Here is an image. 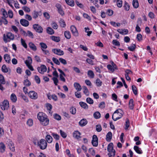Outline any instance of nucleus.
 I'll return each instance as SVG.
<instances>
[{
    "instance_id": "13d9d810",
    "label": "nucleus",
    "mask_w": 157,
    "mask_h": 157,
    "mask_svg": "<svg viewBox=\"0 0 157 157\" xmlns=\"http://www.w3.org/2000/svg\"><path fill=\"white\" fill-rule=\"evenodd\" d=\"M86 102L89 104H92L94 103L93 100L90 98H87L86 99Z\"/></svg>"
},
{
    "instance_id": "f257e3e1",
    "label": "nucleus",
    "mask_w": 157,
    "mask_h": 157,
    "mask_svg": "<svg viewBox=\"0 0 157 157\" xmlns=\"http://www.w3.org/2000/svg\"><path fill=\"white\" fill-rule=\"evenodd\" d=\"M124 112L122 110L119 109L114 112L112 117V119L114 121H116L121 118Z\"/></svg>"
},
{
    "instance_id": "1a4fd4ad",
    "label": "nucleus",
    "mask_w": 157,
    "mask_h": 157,
    "mask_svg": "<svg viewBox=\"0 0 157 157\" xmlns=\"http://www.w3.org/2000/svg\"><path fill=\"white\" fill-rule=\"evenodd\" d=\"M37 69L38 72L41 74H43L47 71L46 67L44 65H41L40 67H38Z\"/></svg>"
},
{
    "instance_id": "4be33fe9",
    "label": "nucleus",
    "mask_w": 157,
    "mask_h": 157,
    "mask_svg": "<svg viewBox=\"0 0 157 157\" xmlns=\"http://www.w3.org/2000/svg\"><path fill=\"white\" fill-rule=\"evenodd\" d=\"M30 48L33 51H36L37 50L36 46L32 42H30L29 44Z\"/></svg>"
},
{
    "instance_id": "5fc2aeb1",
    "label": "nucleus",
    "mask_w": 157,
    "mask_h": 157,
    "mask_svg": "<svg viewBox=\"0 0 157 157\" xmlns=\"http://www.w3.org/2000/svg\"><path fill=\"white\" fill-rule=\"evenodd\" d=\"M21 43L22 45L25 48H27V46L26 43L25 41L22 39H21Z\"/></svg>"
},
{
    "instance_id": "69168bd1",
    "label": "nucleus",
    "mask_w": 157,
    "mask_h": 157,
    "mask_svg": "<svg viewBox=\"0 0 157 157\" xmlns=\"http://www.w3.org/2000/svg\"><path fill=\"white\" fill-rule=\"evenodd\" d=\"M22 9L25 11L27 13H29L30 11V9L26 6H23Z\"/></svg>"
},
{
    "instance_id": "a18cd8bd",
    "label": "nucleus",
    "mask_w": 157,
    "mask_h": 157,
    "mask_svg": "<svg viewBox=\"0 0 157 157\" xmlns=\"http://www.w3.org/2000/svg\"><path fill=\"white\" fill-rule=\"evenodd\" d=\"M102 82L99 78H97L96 81V84L98 86H101L102 85Z\"/></svg>"
},
{
    "instance_id": "72a5a7b5",
    "label": "nucleus",
    "mask_w": 157,
    "mask_h": 157,
    "mask_svg": "<svg viewBox=\"0 0 157 157\" xmlns=\"http://www.w3.org/2000/svg\"><path fill=\"white\" fill-rule=\"evenodd\" d=\"M132 5L135 8H137L139 6V3L137 0H133Z\"/></svg>"
},
{
    "instance_id": "58836bf2",
    "label": "nucleus",
    "mask_w": 157,
    "mask_h": 157,
    "mask_svg": "<svg viewBox=\"0 0 157 157\" xmlns=\"http://www.w3.org/2000/svg\"><path fill=\"white\" fill-rule=\"evenodd\" d=\"M87 75L91 78H93L94 77V74L93 72L91 70H89L88 71Z\"/></svg>"
},
{
    "instance_id": "f3484780",
    "label": "nucleus",
    "mask_w": 157,
    "mask_h": 157,
    "mask_svg": "<svg viewBox=\"0 0 157 157\" xmlns=\"http://www.w3.org/2000/svg\"><path fill=\"white\" fill-rule=\"evenodd\" d=\"M18 96L23 99L25 102H28L29 100L28 98L24 95L22 93H19L18 94Z\"/></svg>"
},
{
    "instance_id": "dca6fc26",
    "label": "nucleus",
    "mask_w": 157,
    "mask_h": 157,
    "mask_svg": "<svg viewBox=\"0 0 157 157\" xmlns=\"http://www.w3.org/2000/svg\"><path fill=\"white\" fill-rule=\"evenodd\" d=\"M80 133L78 131H75L73 133V136L75 138L78 139L80 137Z\"/></svg>"
},
{
    "instance_id": "052dcab7",
    "label": "nucleus",
    "mask_w": 157,
    "mask_h": 157,
    "mask_svg": "<svg viewBox=\"0 0 157 157\" xmlns=\"http://www.w3.org/2000/svg\"><path fill=\"white\" fill-rule=\"evenodd\" d=\"M106 13L109 16H111L113 14V11L110 9H108L107 10Z\"/></svg>"
},
{
    "instance_id": "5701e85b",
    "label": "nucleus",
    "mask_w": 157,
    "mask_h": 157,
    "mask_svg": "<svg viewBox=\"0 0 157 157\" xmlns=\"http://www.w3.org/2000/svg\"><path fill=\"white\" fill-rule=\"evenodd\" d=\"M4 58L6 61L8 63H10V58L8 54H5L4 56Z\"/></svg>"
},
{
    "instance_id": "680f3d73",
    "label": "nucleus",
    "mask_w": 157,
    "mask_h": 157,
    "mask_svg": "<svg viewBox=\"0 0 157 157\" xmlns=\"http://www.w3.org/2000/svg\"><path fill=\"white\" fill-rule=\"evenodd\" d=\"M89 151L90 153L93 155H94L95 154V150L92 148H90L89 149Z\"/></svg>"
},
{
    "instance_id": "412c9836",
    "label": "nucleus",
    "mask_w": 157,
    "mask_h": 157,
    "mask_svg": "<svg viewBox=\"0 0 157 157\" xmlns=\"http://www.w3.org/2000/svg\"><path fill=\"white\" fill-rule=\"evenodd\" d=\"M50 38L52 40L57 42H59L60 40V38L59 36H52Z\"/></svg>"
},
{
    "instance_id": "49530a36",
    "label": "nucleus",
    "mask_w": 157,
    "mask_h": 157,
    "mask_svg": "<svg viewBox=\"0 0 157 157\" xmlns=\"http://www.w3.org/2000/svg\"><path fill=\"white\" fill-rule=\"evenodd\" d=\"M0 82L2 84H5L6 83L4 78L2 75H0Z\"/></svg>"
},
{
    "instance_id": "cd10ccee",
    "label": "nucleus",
    "mask_w": 157,
    "mask_h": 157,
    "mask_svg": "<svg viewBox=\"0 0 157 157\" xmlns=\"http://www.w3.org/2000/svg\"><path fill=\"white\" fill-rule=\"evenodd\" d=\"M10 99L13 102H16L17 100V98L15 94H12L10 96Z\"/></svg>"
},
{
    "instance_id": "ddd939ff",
    "label": "nucleus",
    "mask_w": 157,
    "mask_h": 157,
    "mask_svg": "<svg viewBox=\"0 0 157 157\" xmlns=\"http://www.w3.org/2000/svg\"><path fill=\"white\" fill-rule=\"evenodd\" d=\"M21 24L23 26L25 27L28 26L29 24V22L25 19H21L20 21Z\"/></svg>"
},
{
    "instance_id": "e433bc0d",
    "label": "nucleus",
    "mask_w": 157,
    "mask_h": 157,
    "mask_svg": "<svg viewBox=\"0 0 157 157\" xmlns=\"http://www.w3.org/2000/svg\"><path fill=\"white\" fill-rule=\"evenodd\" d=\"M108 155L109 157H114L115 155V150H113V151H109Z\"/></svg>"
},
{
    "instance_id": "423d86ee",
    "label": "nucleus",
    "mask_w": 157,
    "mask_h": 157,
    "mask_svg": "<svg viewBox=\"0 0 157 157\" xmlns=\"http://www.w3.org/2000/svg\"><path fill=\"white\" fill-rule=\"evenodd\" d=\"M28 95L30 98L34 100L37 99L38 97L37 93L33 91H30Z\"/></svg>"
},
{
    "instance_id": "6e6552de",
    "label": "nucleus",
    "mask_w": 157,
    "mask_h": 157,
    "mask_svg": "<svg viewBox=\"0 0 157 157\" xmlns=\"http://www.w3.org/2000/svg\"><path fill=\"white\" fill-rule=\"evenodd\" d=\"M32 14L33 18L36 19L38 16H41L42 15V13L41 11H38L35 10L32 13Z\"/></svg>"
},
{
    "instance_id": "6ab92c4d",
    "label": "nucleus",
    "mask_w": 157,
    "mask_h": 157,
    "mask_svg": "<svg viewBox=\"0 0 157 157\" xmlns=\"http://www.w3.org/2000/svg\"><path fill=\"white\" fill-rule=\"evenodd\" d=\"M112 132H108L106 135V140L107 141L110 142L112 139Z\"/></svg>"
},
{
    "instance_id": "e2e57ef3",
    "label": "nucleus",
    "mask_w": 157,
    "mask_h": 157,
    "mask_svg": "<svg viewBox=\"0 0 157 157\" xmlns=\"http://www.w3.org/2000/svg\"><path fill=\"white\" fill-rule=\"evenodd\" d=\"M51 25L52 27L54 29H57L58 28V25L55 22H53Z\"/></svg>"
},
{
    "instance_id": "338daca9",
    "label": "nucleus",
    "mask_w": 157,
    "mask_h": 157,
    "mask_svg": "<svg viewBox=\"0 0 157 157\" xmlns=\"http://www.w3.org/2000/svg\"><path fill=\"white\" fill-rule=\"evenodd\" d=\"M108 69L111 72H113L114 71V68L113 66L109 64L107 66Z\"/></svg>"
},
{
    "instance_id": "20e7f679",
    "label": "nucleus",
    "mask_w": 157,
    "mask_h": 157,
    "mask_svg": "<svg viewBox=\"0 0 157 157\" xmlns=\"http://www.w3.org/2000/svg\"><path fill=\"white\" fill-rule=\"evenodd\" d=\"M1 109L3 110H7L9 107V101L5 100L0 105Z\"/></svg>"
},
{
    "instance_id": "9d476101",
    "label": "nucleus",
    "mask_w": 157,
    "mask_h": 157,
    "mask_svg": "<svg viewBox=\"0 0 157 157\" xmlns=\"http://www.w3.org/2000/svg\"><path fill=\"white\" fill-rule=\"evenodd\" d=\"M52 51L54 53L59 56H62L64 54L63 51L59 49H52Z\"/></svg>"
},
{
    "instance_id": "c85d7f7f",
    "label": "nucleus",
    "mask_w": 157,
    "mask_h": 157,
    "mask_svg": "<svg viewBox=\"0 0 157 157\" xmlns=\"http://www.w3.org/2000/svg\"><path fill=\"white\" fill-rule=\"evenodd\" d=\"M28 59L26 60L25 61V63L27 66L30 65V64L32 63V59L30 57L28 56Z\"/></svg>"
},
{
    "instance_id": "6e6d98bb",
    "label": "nucleus",
    "mask_w": 157,
    "mask_h": 157,
    "mask_svg": "<svg viewBox=\"0 0 157 157\" xmlns=\"http://www.w3.org/2000/svg\"><path fill=\"white\" fill-rule=\"evenodd\" d=\"M52 135L56 140H58L59 139V136L58 135L54 133H52Z\"/></svg>"
},
{
    "instance_id": "393cba45",
    "label": "nucleus",
    "mask_w": 157,
    "mask_h": 157,
    "mask_svg": "<svg viewBox=\"0 0 157 157\" xmlns=\"http://www.w3.org/2000/svg\"><path fill=\"white\" fill-rule=\"evenodd\" d=\"M46 31L47 33L50 35H52L54 33V31L53 29L50 27H48Z\"/></svg>"
},
{
    "instance_id": "4c0bfd02",
    "label": "nucleus",
    "mask_w": 157,
    "mask_h": 157,
    "mask_svg": "<svg viewBox=\"0 0 157 157\" xmlns=\"http://www.w3.org/2000/svg\"><path fill=\"white\" fill-rule=\"evenodd\" d=\"M0 149L1 152H4L5 151V146L2 142H1L0 143Z\"/></svg>"
},
{
    "instance_id": "bf43d9fd",
    "label": "nucleus",
    "mask_w": 157,
    "mask_h": 157,
    "mask_svg": "<svg viewBox=\"0 0 157 157\" xmlns=\"http://www.w3.org/2000/svg\"><path fill=\"white\" fill-rule=\"evenodd\" d=\"M117 6L120 8L122 6V0H117Z\"/></svg>"
},
{
    "instance_id": "0eeeda50",
    "label": "nucleus",
    "mask_w": 157,
    "mask_h": 157,
    "mask_svg": "<svg viewBox=\"0 0 157 157\" xmlns=\"http://www.w3.org/2000/svg\"><path fill=\"white\" fill-rule=\"evenodd\" d=\"M91 143L94 146L97 147L98 144V139L97 136L95 135H93Z\"/></svg>"
},
{
    "instance_id": "f704fd0d",
    "label": "nucleus",
    "mask_w": 157,
    "mask_h": 157,
    "mask_svg": "<svg viewBox=\"0 0 157 157\" xmlns=\"http://www.w3.org/2000/svg\"><path fill=\"white\" fill-rule=\"evenodd\" d=\"M79 104L80 106L84 109H86L88 108V105L86 103L83 102H80Z\"/></svg>"
},
{
    "instance_id": "de8ad7c7",
    "label": "nucleus",
    "mask_w": 157,
    "mask_h": 157,
    "mask_svg": "<svg viewBox=\"0 0 157 157\" xmlns=\"http://www.w3.org/2000/svg\"><path fill=\"white\" fill-rule=\"evenodd\" d=\"M70 113L72 114H75L76 113V109L73 107H71L70 109Z\"/></svg>"
},
{
    "instance_id": "37998d69",
    "label": "nucleus",
    "mask_w": 157,
    "mask_h": 157,
    "mask_svg": "<svg viewBox=\"0 0 157 157\" xmlns=\"http://www.w3.org/2000/svg\"><path fill=\"white\" fill-rule=\"evenodd\" d=\"M1 11L2 13V15L4 17L7 18L8 17V14L6 11L4 9H2Z\"/></svg>"
},
{
    "instance_id": "bb28decb",
    "label": "nucleus",
    "mask_w": 157,
    "mask_h": 157,
    "mask_svg": "<svg viewBox=\"0 0 157 157\" xmlns=\"http://www.w3.org/2000/svg\"><path fill=\"white\" fill-rule=\"evenodd\" d=\"M134 101L133 99H131L130 100L129 102V108L131 109H133L134 107Z\"/></svg>"
},
{
    "instance_id": "473e14b6",
    "label": "nucleus",
    "mask_w": 157,
    "mask_h": 157,
    "mask_svg": "<svg viewBox=\"0 0 157 157\" xmlns=\"http://www.w3.org/2000/svg\"><path fill=\"white\" fill-rule=\"evenodd\" d=\"M64 35L65 37L67 39H70L71 37L70 32L68 31H66L64 32Z\"/></svg>"
},
{
    "instance_id": "b1692460",
    "label": "nucleus",
    "mask_w": 157,
    "mask_h": 157,
    "mask_svg": "<svg viewBox=\"0 0 157 157\" xmlns=\"http://www.w3.org/2000/svg\"><path fill=\"white\" fill-rule=\"evenodd\" d=\"M113 145L112 143H110L108 146L107 150L108 151H113L115 150L113 149Z\"/></svg>"
},
{
    "instance_id": "774afa93",
    "label": "nucleus",
    "mask_w": 157,
    "mask_h": 157,
    "mask_svg": "<svg viewBox=\"0 0 157 157\" xmlns=\"http://www.w3.org/2000/svg\"><path fill=\"white\" fill-rule=\"evenodd\" d=\"M27 124L29 126H31L33 124V121L31 119H29L27 122Z\"/></svg>"
},
{
    "instance_id": "a878e982",
    "label": "nucleus",
    "mask_w": 157,
    "mask_h": 157,
    "mask_svg": "<svg viewBox=\"0 0 157 157\" xmlns=\"http://www.w3.org/2000/svg\"><path fill=\"white\" fill-rule=\"evenodd\" d=\"M134 149L136 152L138 154H141L142 153V151L140 148H139L137 146H135L134 147Z\"/></svg>"
},
{
    "instance_id": "8fccbe9b",
    "label": "nucleus",
    "mask_w": 157,
    "mask_h": 157,
    "mask_svg": "<svg viewBox=\"0 0 157 157\" xmlns=\"http://www.w3.org/2000/svg\"><path fill=\"white\" fill-rule=\"evenodd\" d=\"M85 32L87 33V35L89 36H90V35L92 33V31H89V30H90V29L89 28L85 27Z\"/></svg>"
},
{
    "instance_id": "0e129e2a",
    "label": "nucleus",
    "mask_w": 157,
    "mask_h": 157,
    "mask_svg": "<svg viewBox=\"0 0 157 157\" xmlns=\"http://www.w3.org/2000/svg\"><path fill=\"white\" fill-rule=\"evenodd\" d=\"M52 61H53L56 64L58 65H59L60 64V63L59 61V60L56 58L55 57H53L52 58Z\"/></svg>"
},
{
    "instance_id": "603ef678",
    "label": "nucleus",
    "mask_w": 157,
    "mask_h": 157,
    "mask_svg": "<svg viewBox=\"0 0 157 157\" xmlns=\"http://www.w3.org/2000/svg\"><path fill=\"white\" fill-rule=\"evenodd\" d=\"M24 84L25 86H29L31 85V83L29 80L26 79L24 80Z\"/></svg>"
},
{
    "instance_id": "f03ea898",
    "label": "nucleus",
    "mask_w": 157,
    "mask_h": 157,
    "mask_svg": "<svg viewBox=\"0 0 157 157\" xmlns=\"http://www.w3.org/2000/svg\"><path fill=\"white\" fill-rule=\"evenodd\" d=\"M14 38V35L11 33H8L6 34H4L3 39L5 43L13 40Z\"/></svg>"
},
{
    "instance_id": "09e8293b",
    "label": "nucleus",
    "mask_w": 157,
    "mask_h": 157,
    "mask_svg": "<svg viewBox=\"0 0 157 157\" xmlns=\"http://www.w3.org/2000/svg\"><path fill=\"white\" fill-rule=\"evenodd\" d=\"M124 10L126 11H128L129 10L130 7L128 3L126 2H125L124 5Z\"/></svg>"
},
{
    "instance_id": "a211bd4d",
    "label": "nucleus",
    "mask_w": 157,
    "mask_h": 157,
    "mask_svg": "<svg viewBox=\"0 0 157 157\" xmlns=\"http://www.w3.org/2000/svg\"><path fill=\"white\" fill-rule=\"evenodd\" d=\"M74 86L77 91H80L82 90V87L79 83L75 82L74 84Z\"/></svg>"
},
{
    "instance_id": "4468645a",
    "label": "nucleus",
    "mask_w": 157,
    "mask_h": 157,
    "mask_svg": "<svg viewBox=\"0 0 157 157\" xmlns=\"http://www.w3.org/2000/svg\"><path fill=\"white\" fill-rule=\"evenodd\" d=\"M49 122V120L47 118V117H46V118L42 119V121L40 122L41 124L44 126H46L48 125Z\"/></svg>"
},
{
    "instance_id": "79ce46f5",
    "label": "nucleus",
    "mask_w": 157,
    "mask_h": 157,
    "mask_svg": "<svg viewBox=\"0 0 157 157\" xmlns=\"http://www.w3.org/2000/svg\"><path fill=\"white\" fill-rule=\"evenodd\" d=\"M132 88L133 93L135 95H136L137 94V90L136 87L135 85H132Z\"/></svg>"
},
{
    "instance_id": "a19ab883",
    "label": "nucleus",
    "mask_w": 157,
    "mask_h": 157,
    "mask_svg": "<svg viewBox=\"0 0 157 157\" xmlns=\"http://www.w3.org/2000/svg\"><path fill=\"white\" fill-rule=\"evenodd\" d=\"M59 23L60 26L63 28L65 27L66 26V24L64 20L63 19H61L59 21Z\"/></svg>"
},
{
    "instance_id": "9b49d317",
    "label": "nucleus",
    "mask_w": 157,
    "mask_h": 157,
    "mask_svg": "<svg viewBox=\"0 0 157 157\" xmlns=\"http://www.w3.org/2000/svg\"><path fill=\"white\" fill-rule=\"evenodd\" d=\"M47 116L44 113L42 112H39L37 114V118L40 122L42 121V119L46 118Z\"/></svg>"
},
{
    "instance_id": "3c124183",
    "label": "nucleus",
    "mask_w": 157,
    "mask_h": 157,
    "mask_svg": "<svg viewBox=\"0 0 157 157\" xmlns=\"http://www.w3.org/2000/svg\"><path fill=\"white\" fill-rule=\"evenodd\" d=\"M125 127L124 128L125 130L127 129L129 127L130 125V123L128 119H126L125 123Z\"/></svg>"
},
{
    "instance_id": "c03bdc74",
    "label": "nucleus",
    "mask_w": 157,
    "mask_h": 157,
    "mask_svg": "<svg viewBox=\"0 0 157 157\" xmlns=\"http://www.w3.org/2000/svg\"><path fill=\"white\" fill-rule=\"evenodd\" d=\"M40 44L41 46L42 50V49H46L47 48V46L45 43L41 42L40 43Z\"/></svg>"
},
{
    "instance_id": "864d4df0",
    "label": "nucleus",
    "mask_w": 157,
    "mask_h": 157,
    "mask_svg": "<svg viewBox=\"0 0 157 157\" xmlns=\"http://www.w3.org/2000/svg\"><path fill=\"white\" fill-rule=\"evenodd\" d=\"M2 70L3 72L6 73L8 71V70L5 65H3L2 67Z\"/></svg>"
},
{
    "instance_id": "c756f323",
    "label": "nucleus",
    "mask_w": 157,
    "mask_h": 157,
    "mask_svg": "<svg viewBox=\"0 0 157 157\" xmlns=\"http://www.w3.org/2000/svg\"><path fill=\"white\" fill-rule=\"evenodd\" d=\"M66 3L69 5L73 6H74V3L73 0H65Z\"/></svg>"
},
{
    "instance_id": "7c9ffc66",
    "label": "nucleus",
    "mask_w": 157,
    "mask_h": 157,
    "mask_svg": "<svg viewBox=\"0 0 157 157\" xmlns=\"http://www.w3.org/2000/svg\"><path fill=\"white\" fill-rule=\"evenodd\" d=\"M8 146L9 148L12 151H15L14 146L12 141L10 142V143L8 144Z\"/></svg>"
},
{
    "instance_id": "2f4dec72",
    "label": "nucleus",
    "mask_w": 157,
    "mask_h": 157,
    "mask_svg": "<svg viewBox=\"0 0 157 157\" xmlns=\"http://www.w3.org/2000/svg\"><path fill=\"white\" fill-rule=\"evenodd\" d=\"M94 118L96 119L99 118L101 117V114L99 112H95L93 114Z\"/></svg>"
},
{
    "instance_id": "4d7b16f0",
    "label": "nucleus",
    "mask_w": 157,
    "mask_h": 157,
    "mask_svg": "<svg viewBox=\"0 0 157 157\" xmlns=\"http://www.w3.org/2000/svg\"><path fill=\"white\" fill-rule=\"evenodd\" d=\"M54 117L55 119L58 121H59L61 119V116L57 114H54Z\"/></svg>"
},
{
    "instance_id": "ea45409f",
    "label": "nucleus",
    "mask_w": 157,
    "mask_h": 157,
    "mask_svg": "<svg viewBox=\"0 0 157 157\" xmlns=\"http://www.w3.org/2000/svg\"><path fill=\"white\" fill-rule=\"evenodd\" d=\"M57 8L58 9V12L62 16L63 15L64 13L61 6H59L57 7Z\"/></svg>"
},
{
    "instance_id": "7ed1b4c3",
    "label": "nucleus",
    "mask_w": 157,
    "mask_h": 157,
    "mask_svg": "<svg viewBox=\"0 0 157 157\" xmlns=\"http://www.w3.org/2000/svg\"><path fill=\"white\" fill-rule=\"evenodd\" d=\"M47 144L44 139H41L38 142V145L41 149H45L47 147Z\"/></svg>"
},
{
    "instance_id": "f8f14e48",
    "label": "nucleus",
    "mask_w": 157,
    "mask_h": 157,
    "mask_svg": "<svg viewBox=\"0 0 157 157\" xmlns=\"http://www.w3.org/2000/svg\"><path fill=\"white\" fill-rule=\"evenodd\" d=\"M70 28L73 35L75 36H78V33L74 25H71V26Z\"/></svg>"
},
{
    "instance_id": "aec40b11",
    "label": "nucleus",
    "mask_w": 157,
    "mask_h": 157,
    "mask_svg": "<svg viewBox=\"0 0 157 157\" xmlns=\"http://www.w3.org/2000/svg\"><path fill=\"white\" fill-rule=\"evenodd\" d=\"M45 139L48 143H51L52 141V138L50 135L47 134L46 136Z\"/></svg>"
},
{
    "instance_id": "c9c22d12",
    "label": "nucleus",
    "mask_w": 157,
    "mask_h": 157,
    "mask_svg": "<svg viewBox=\"0 0 157 157\" xmlns=\"http://www.w3.org/2000/svg\"><path fill=\"white\" fill-rule=\"evenodd\" d=\"M82 89L83 90V93L87 96L89 95V92L87 88L85 86L82 87Z\"/></svg>"
},
{
    "instance_id": "2eb2a0df",
    "label": "nucleus",
    "mask_w": 157,
    "mask_h": 157,
    "mask_svg": "<svg viewBox=\"0 0 157 157\" xmlns=\"http://www.w3.org/2000/svg\"><path fill=\"white\" fill-rule=\"evenodd\" d=\"M87 123V121L86 119H83L81 120L79 122V124L80 126L83 127L86 125Z\"/></svg>"
},
{
    "instance_id": "39448f33",
    "label": "nucleus",
    "mask_w": 157,
    "mask_h": 157,
    "mask_svg": "<svg viewBox=\"0 0 157 157\" xmlns=\"http://www.w3.org/2000/svg\"><path fill=\"white\" fill-rule=\"evenodd\" d=\"M33 28L36 32L39 33H41L43 32V28L38 24H35L33 25Z\"/></svg>"
}]
</instances>
